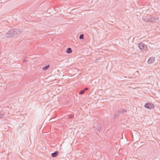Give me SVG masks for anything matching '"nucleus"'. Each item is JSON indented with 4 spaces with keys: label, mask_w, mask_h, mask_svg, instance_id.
Returning <instances> with one entry per match:
<instances>
[{
    "label": "nucleus",
    "mask_w": 160,
    "mask_h": 160,
    "mask_svg": "<svg viewBox=\"0 0 160 160\" xmlns=\"http://www.w3.org/2000/svg\"><path fill=\"white\" fill-rule=\"evenodd\" d=\"M155 61V58H150L148 61V62L149 64L153 63Z\"/></svg>",
    "instance_id": "423d86ee"
},
{
    "label": "nucleus",
    "mask_w": 160,
    "mask_h": 160,
    "mask_svg": "<svg viewBox=\"0 0 160 160\" xmlns=\"http://www.w3.org/2000/svg\"><path fill=\"white\" fill-rule=\"evenodd\" d=\"M3 113H4L2 111H0V118H2L3 116Z\"/></svg>",
    "instance_id": "f8f14e48"
},
{
    "label": "nucleus",
    "mask_w": 160,
    "mask_h": 160,
    "mask_svg": "<svg viewBox=\"0 0 160 160\" xmlns=\"http://www.w3.org/2000/svg\"><path fill=\"white\" fill-rule=\"evenodd\" d=\"M84 35L83 34H81L79 36V38L80 39H82L83 38Z\"/></svg>",
    "instance_id": "4468645a"
},
{
    "label": "nucleus",
    "mask_w": 160,
    "mask_h": 160,
    "mask_svg": "<svg viewBox=\"0 0 160 160\" xmlns=\"http://www.w3.org/2000/svg\"><path fill=\"white\" fill-rule=\"evenodd\" d=\"M58 153L59 152L58 151H56L52 153L51 156L53 158L56 157L58 154Z\"/></svg>",
    "instance_id": "0eeeda50"
},
{
    "label": "nucleus",
    "mask_w": 160,
    "mask_h": 160,
    "mask_svg": "<svg viewBox=\"0 0 160 160\" xmlns=\"http://www.w3.org/2000/svg\"><path fill=\"white\" fill-rule=\"evenodd\" d=\"M122 110V109H120L118 110V111L116 112L115 113V115H118L119 114L122 113V111H120Z\"/></svg>",
    "instance_id": "1a4fd4ad"
},
{
    "label": "nucleus",
    "mask_w": 160,
    "mask_h": 160,
    "mask_svg": "<svg viewBox=\"0 0 160 160\" xmlns=\"http://www.w3.org/2000/svg\"><path fill=\"white\" fill-rule=\"evenodd\" d=\"M14 30L15 35L20 34L22 32V29L20 30L19 29H14Z\"/></svg>",
    "instance_id": "39448f33"
},
{
    "label": "nucleus",
    "mask_w": 160,
    "mask_h": 160,
    "mask_svg": "<svg viewBox=\"0 0 160 160\" xmlns=\"http://www.w3.org/2000/svg\"><path fill=\"white\" fill-rule=\"evenodd\" d=\"M25 61H26V60H23V62H25Z\"/></svg>",
    "instance_id": "a211bd4d"
},
{
    "label": "nucleus",
    "mask_w": 160,
    "mask_h": 160,
    "mask_svg": "<svg viewBox=\"0 0 160 160\" xmlns=\"http://www.w3.org/2000/svg\"><path fill=\"white\" fill-rule=\"evenodd\" d=\"M138 46L142 51L147 52L148 51V48L147 45L142 42H140Z\"/></svg>",
    "instance_id": "f257e3e1"
},
{
    "label": "nucleus",
    "mask_w": 160,
    "mask_h": 160,
    "mask_svg": "<svg viewBox=\"0 0 160 160\" xmlns=\"http://www.w3.org/2000/svg\"><path fill=\"white\" fill-rule=\"evenodd\" d=\"M15 35L14 29L9 30L6 33V36L7 37H12Z\"/></svg>",
    "instance_id": "f03ea898"
},
{
    "label": "nucleus",
    "mask_w": 160,
    "mask_h": 160,
    "mask_svg": "<svg viewBox=\"0 0 160 160\" xmlns=\"http://www.w3.org/2000/svg\"><path fill=\"white\" fill-rule=\"evenodd\" d=\"M95 128L98 131H100V130H101V128L100 127V125H99V126H96V127H95Z\"/></svg>",
    "instance_id": "9d476101"
},
{
    "label": "nucleus",
    "mask_w": 160,
    "mask_h": 160,
    "mask_svg": "<svg viewBox=\"0 0 160 160\" xmlns=\"http://www.w3.org/2000/svg\"><path fill=\"white\" fill-rule=\"evenodd\" d=\"M144 107L147 108L153 109L154 108V105L152 103L148 102L145 104Z\"/></svg>",
    "instance_id": "7ed1b4c3"
},
{
    "label": "nucleus",
    "mask_w": 160,
    "mask_h": 160,
    "mask_svg": "<svg viewBox=\"0 0 160 160\" xmlns=\"http://www.w3.org/2000/svg\"><path fill=\"white\" fill-rule=\"evenodd\" d=\"M88 90V88H85V89L83 90H84V91L85 92V91L87 90Z\"/></svg>",
    "instance_id": "f3484780"
},
{
    "label": "nucleus",
    "mask_w": 160,
    "mask_h": 160,
    "mask_svg": "<svg viewBox=\"0 0 160 160\" xmlns=\"http://www.w3.org/2000/svg\"><path fill=\"white\" fill-rule=\"evenodd\" d=\"M122 111V113H126L127 112V110L126 109H123L122 110L120 111Z\"/></svg>",
    "instance_id": "ddd939ff"
},
{
    "label": "nucleus",
    "mask_w": 160,
    "mask_h": 160,
    "mask_svg": "<svg viewBox=\"0 0 160 160\" xmlns=\"http://www.w3.org/2000/svg\"><path fill=\"white\" fill-rule=\"evenodd\" d=\"M66 52L70 54L72 52V50L71 48H69L67 49Z\"/></svg>",
    "instance_id": "6e6552de"
},
{
    "label": "nucleus",
    "mask_w": 160,
    "mask_h": 160,
    "mask_svg": "<svg viewBox=\"0 0 160 160\" xmlns=\"http://www.w3.org/2000/svg\"><path fill=\"white\" fill-rule=\"evenodd\" d=\"M84 92H85L83 90H81L79 94L80 95L82 94Z\"/></svg>",
    "instance_id": "2eb2a0df"
},
{
    "label": "nucleus",
    "mask_w": 160,
    "mask_h": 160,
    "mask_svg": "<svg viewBox=\"0 0 160 160\" xmlns=\"http://www.w3.org/2000/svg\"><path fill=\"white\" fill-rule=\"evenodd\" d=\"M49 65H48L46 66H45L44 67H43L42 68V69L44 70H47L49 67Z\"/></svg>",
    "instance_id": "9b49d317"
},
{
    "label": "nucleus",
    "mask_w": 160,
    "mask_h": 160,
    "mask_svg": "<svg viewBox=\"0 0 160 160\" xmlns=\"http://www.w3.org/2000/svg\"><path fill=\"white\" fill-rule=\"evenodd\" d=\"M158 20V18L156 17H154L151 18H147L146 22H155Z\"/></svg>",
    "instance_id": "20e7f679"
},
{
    "label": "nucleus",
    "mask_w": 160,
    "mask_h": 160,
    "mask_svg": "<svg viewBox=\"0 0 160 160\" xmlns=\"http://www.w3.org/2000/svg\"><path fill=\"white\" fill-rule=\"evenodd\" d=\"M73 116L72 115H70L68 116V118H73Z\"/></svg>",
    "instance_id": "dca6fc26"
}]
</instances>
